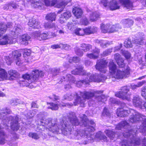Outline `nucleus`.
<instances>
[{"instance_id": "f257e3e1", "label": "nucleus", "mask_w": 146, "mask_h": 146, "mask_svg": "<svg viewBox=\"0 0 146 146\" xmlns=\"http://www.w3.org/2000/svg\"><path fill=\"white\" fill-rule=\"evenodd\" d=\"M47 115V113L45 112H40L38 115V117L40 119V127L47 126L46 128L49 131L57 134L59 133L60 129L62 134L70 138H76L79 139L83 137H85L87 140H85V142H83V144H86L93 141L92 132L95 130L96 124L93 121H89L84 114L80 116L81 122H79L75 113L70 112L68 114V117L71 125H68V122L65 120V118L63 117L60 121V127L57 123L56 119H45L44 118Z\"/></svg>"}, {"instance_id": "f03ea898", "label": "nucleus", "mask_w": 146, "mask_h": 146, "mask_svg": "<svg viewBox=\"0 0 146 146\" xmlns=\"http://www.w3.org/2000/svg\"><path fill=\"white\" fill-rule=\"evenodd\" d=\"M126 104L122 103L121 106L123 108H119L117 109L116 114L118 117H124L130 114H132L128 119L129 121L131 123H135L140 121H142V126L133 129H127L129 127V124L126 121H122L117 125L115 129L120 130L122 128L126 129L124 131L123 133L124 137V139L121 143V146H135L141 145V146H146V139L144 137L142 139H139L136 136V133L138 131L143 133L144 135H146V117L136 111L125 107Z\"/></svg>"}, {"instance_id": "7ed1b4c3", "label": "nucleus", "mask_w": 146, "mask_h": 146, "mask_svg": "<svg viewBox=\"0 0 146 146\" xmlns=\"http://www.w3.org/2000/svg\"><path fill=\"white\" fill-rule=\"evenodd\" d=\"M103 92L102 90L92 91L90 92H80V96L82 98L80 97L78 94L76 93L71 94H66L64 96V98L65 99H67L68 100H71L74 98H76L74 102V104L76 106L80 104L81 106L84 107L85 105V102L86 99H89L91 97L94 96L95 97V101L96 102L102 101L104 102L106 100V96L102 95L100 96Z\"/></svg>"}, {"instance_id": "20e7f679", "label": "nucleus", "mask_w": 146, "mask_h": 146, "mask_svg": "<svg viewBox=\"0 0 146 146\" xmlns=\"http://www.w3.org/2000/svg\"><path fill=\"white\" fill-rule=\"evenodd\" d=\"M72 73L74 75H85L87 76L86 79L84 80L79 81L77 82L75 81V83L78 87H80L82 85L84 84H88L89 83L91 82H99L102 81L103 79L101 76L98 74L95 75L91 74L89 73L86 74V72L83 69V67L82 66H80L77 68L75 70L72 71Z\"/></svg>"}, {"instance_id": "39448f33", "label": "nucleus", "mask_w": 146, "mask_h": 146, "mask_svg": "<svg viewBox=\"0 0 146 146\" xmlns=\"http://www.w3.org/2000/svg\"><path fill=\"white\" fill-rule=\"evenodd\" d=\"M31 74L30 75L27 73L23 75L22 78L23 80L20 81V84L23 86H29L31 83L37 81L39 76H44L43 72L38 70L33 71Z\"/></svg>"}, {"instance_id": "423d86ee", "label": "nucleus", "mask_w": 146, "mask_h": 146, "mask_svg": "<svg viewBox=\"0 0 146 146\" xmlns=\"http://www.w3.org/2000/svg\"><path fill=\"white\" fill-rule=\"evenodd\" d=\"M109 67L110 72L113 77L118 79H122L126 77L129 74L130 68L127 67L124 71L117 70L116 65L114 64L113 60H111L109 64Z\"/></svg>"}, {"instance_id": "0eeeda50", "label": "nucleus", "mask_w": 146, "mask_h": 146, "mask_svg": "<svg viewBox=\"0 0 146 146\" xmlns=\"http://www.w3.org/2000/svg\"><path fill=\"white\" fill-rule=\"evenodd\" d=\"M12 25L11 23H8L7 25L4 24H0V45H4L13 43V38L10 35L3 36V34L6 31L7 28H10Z\"/></svg>"}, {"instance_id": "6e6552de", "label": "nucleus", "mask_w": 146, "mask_h": 146, "mask_svg": "<svg viewBox=\"0 0 146 146\" xmlns=\"http://www.w3.org/2000/svg\"><path fill=\"white\" fill-rule=\"evenodd\" d=\"M117 1H118L124 7L127 9L131 8L133 6V2L137 0H112L110 1L109 7L111 10H114L119 9L120 5Z\"/></svg>"}, {"instance_id": "1a4fd4ad", "label": "nucleus", "mask_w": 146, "mask_h": 146, "mask_svg": "<svg viewBox=\"0 0 146 146\" xmlns=\"http://www.w3.org/2000/svg\"><path fill=\"white\" fill-rule=\"evenodd\" d=\"M21 56V54L18 51H13L9 56L5 57V60L8 65H10L12 62L15 61L17 65L19 66L22 63L20 59Z\"/></svg>"}, {"instance_id": "9d476101", "label": "nucleus", "mask_w": 146, "mask_h": 146, "mask_svg": "<svg viewBox=\"0 0 146 146\" xmlns=\"http://www.w3.org/2000/svg\"><path fill=\"white\" fill-rule=\"evenodd\" d=\"M19 75V73L16 71L10 70L8 72V75L7 76L5 71L0 67V80H2L4 79L14 80Z\"/></svg>"}, {"instance_id": "9b49d317", "label": "nucleus", "mask_w": 146, "mask_h": 146, "mask_svg": "<svg viewBox=\"0 0 146 146\" xmlns=\"http://www.w3.org/2000/svg\"><path fill=\"white\" fill-rule=\"evenodd\" d=\"M121 91L115 93V96L123 100L131 101V94L128 92L129 91V88L127 86H124L121 88Z\"/></svg>"}, {"instance_id": "f8f14e48", "label": "nucleus", "mask_w": 146, "mask_h": 146, "mask_svg": "<svg viewBox=\"0 0 146 146\" xmlns=\"http://www.w3.org/2000/svg\"><path fill=\"white\" fill-rule=\"evenodd\" d=\"M71 1L70 0L69 1H67L66 0H62L58 2L57 0H52L51 1L50 0H44V2L46 6H53L56 5L57 7L61 8L58 12V13H60L64 9L65 6Z\"/></svg>"}, {"instance_id": "ddd939ff", "label": "nucleus", "mask_w": 146, "mask_h": 146, "mask_svg": "<svg viewBox=\"0 0 146 146\" xmlns=\"http://www.w3.org/2000/svg\"><path fill=\"white\" fill-rule=\"evenodd\" d=\"M74 78L73 77L71 74H68L67 75L65 78L63 76L61 78L60 83L63 82V81L65 82L66 81L67 83L64 85V88L66 90H68L71 88V85L72 83H75V81L74 80Z\"/></svg>"}, {"instance_id": "4468645a", "label": "nucleus", "mask_w": 146, "mask_h": 146, "mask_svg": "<svg viewBox=\"0 0 146 146\" xmlns=\"http://www.w3.org/2000/svg\"><path fill=\"white\" fill-rule=\"evenodd\" d=\"M108 62L105 60L102 59L98 60L96 65V69L102 72L105 73L107 71Z\"/></svg>"}, {"instance_id": "2eb2a0df", "label": "nucleus", "mask_w": 146, "mask_h": 146, "mask_svg": "<svg viewBox=\"0 0 146 146\" xmlns=\"http://www.w3.org/2000/svg\"><path fill=\"white\" fill-rule=\"evenodd\" d=\"M7 120L8 121L11 120V129L13 131H17L19 129V125L18 123L19 121V117L17 115L14 117L12 116H10L7 117Z\"/></svg>"}, {"instance_id": "dca6fc26", "label": "nucleus", "mask_w": 146, "mask_h": 146, "mask_svg": "<svg viewBox=\"0 0 146 146\" xmlns=\"http://www.w3.org/2000/svg\"><path fill=\"white\" fill-rule=\"evenodd\" d=\"M33 35L35 38L39 40L51 38V36L49 35V32L41 34L39 32H36L34 33Z\"/></svg>"}, {"instance_id": "f3484780", "label": "nucleus", "mask_w": 146, "mask_h": 146, "mask_svg": "<svg viewBox=\"0 0 146 146\" xmlns=\"http://www.w3.org/2000/svg\"><path fill=\"white\" fill-rule=\"evenodd\" d=\"M50 104V106L48 107V109H50L52 110H57L58 108V106H67L70 108L73 105V104L72 103H66L61 104L59 102L57 104H54L53 103H47V104Z\"/></svg>"}, {"instance_id": "a211bd4d", "label": "nucleus", "mask_w": 146, "mask_h": 146, "mask_svg": "<svg viewBox=\"0 0 146 146\" xmlns=\"http://www.w3.org/2000/svg\"><path fill=\"white\" fill-rule=\"evenodd\" d=\"M133 105L135 107L139 108L140 109H143L142 100L138 96H134L132 99Z\"/></svg>"}, {"instance_id": "6ab92c4d", "label": "nucleus", "mask_w": 146, "mask_h": 146, "mask_svg": "<svg viewBox=\"0 0 146 146\" xmlns=\"http://www.w3.org/2000/svg\"><path fill=\"white\" fill-rule=\"evenodd\" d=\"M114 59L116 60L117 64L120 68H123L125 65L123 58L121 57L119 54L116 53L114 56Z\"/></svg>"}, {"instance_id": "aec40b11", "label": "nucleus", "mask_w": 146, "mask_h": 146, "mask_svg": "<svg viewBox=\"0 0 146 146\" xmlns=\"http://www.w3.org/2000/svg\"><path fill=\"white\" fill-rule=\"evenodd\" d=\"M28 25L29 27L34 29H38L40 27V23L33 18L29 19Z\"/></svg>"}, {"instance_id": "412c9836", "label": "nucleus", "mask_w": 146, "mask_h": 146, "mask_svg": "<svg viewBox=\"0 0 146 146\" xmlns=\"http://www.w3.org/2000/svg\"><path fill=\"white\" fill-rule=\"evenodd\" d=\"M44 26L46 29H51L54 31H58L59 29L56 23L47 22L44 24Z\"/></svg>"}, {"instance_id": "4be33fe9", "label": "nucleus", "mask_w": 146, "mask_h": 146, "mask_svg": "<svg viewBox=\"0 0 146 146\" xmlns=\"http://www.w3.org/2000/svg\"><path fill=\"white\" fill-rule=\"evenodd\" d=\"M17 6L18 5L15 2L12 1L5 4L3 9L5 10H11L13 9L16 8Z\"/></svg>"}, {"instance_id": "5701e85b", "label": "nucleus", "mask_w": 146, "mask_h": 146, "mask_svg": "<svg viewBox=\"0 0 146 146\" xmlns=\"http://www.w3.org/2000/svg\"><path fill=\"white\" fill-rule=\"evenodd\" d=\"M71 13L68 11H67L61 15L60 17L59 20L61 23H62L67 19L69 18L71 16Z\"/></svg>"}, {"instance_id": "b1692460", "label": "nucleus", "mask_w": 146, "mask_h": 146, "mask_svg": "<svg viewBox=\"0 0 146 146\" xmlns=\"http://www.w3.org/2000/svg\"><path fill=\"white\" fill-rule=\"evenodd\" d=\"M72 11L74 15L77 18H80L83 14L82 11L79 7H74Z\"/></svg>"}, {"instance_id": "393cba45", "label": "nucleus", "mask_w": 146, "mask_h": 146, "mask_svg": "<svg viewBox=\"0 0 146 146\" xmlns=\"http://www.w3.org/2000/svg\"><path fill=\"white\" fill-rule=\"evenodd\" d=\"M100 52V50L98 48H95L93 50V52L91 53L88 54H86V56L91 59H96L98 56Z\"/></svg>"}, {"instance_id": "a878e982", "label": "nucleus", "mask_w": 146, "mask_h": 146, "mask_svg": "<svg viewBox=\"0 0 146 146\" xmlns=\"http://www.w3.org/2000/svg\"><path fill=\"white\" fill-rule=\"evenodd\" d=\"M31 3L32 6L35 8H38L40 9L43 8V3L37 0H32Z\"/></svg>"}, {"instance_id": "bb28decb", "label": "nucleus", "mask_w": 146, "mask_h": 146, "mask_svg": "<svg viewBox=\"0 0 146 146\" xmlns=\"http://www.w3.org/2000/svg\"><path fill=\"white\" fill-rule=\"evenodd\" d=\"M22 30V28L20 25H17L15 26L12 31L11 34L13 35V36H15V35H17L19 34L21 32Z\"/></svg>"}, {"instance_id": "cd10ccee", "label": "nucleus", "mask_w": 146, "mask_h": 146, "mask_svg": "<svg viewBox=\"0 0 146 146\" xmlns=\"http://www.w3.org/2000/svg\"><path fill=\"white\" fill-rule=\"evenodd\" d=\"M95 138L98 141L103 140L106 141L107 140V137L101 131H99L96 133Z\"/></svg>"}, {"instance_id": "c85d7f7f", "label": "nucleus", "mask_w": 146, "mask_h": 146, "mask_svg": "<svg viewBox=\"0 0 146 146\" xmlns=\"http://www.w3.org/2000/svg\"><path fill=\"white\" fill-rule=\"evenodd\" d=\"M96 43H99L101 46L103 48H106L108 46L112 44V42L111 41H105L102 40H100L98 39L96 40Z\"/></svg>"}, {"instance_id": "c756f323", "label": "nucleus", "mask_w": 146, "mask_h": 146, "mask_svg": "<svg viewBox=\"0 0 146 146\" xmlns=\"http://www.w3.org/2000/svg\"><path fill=\"white\" fill-rule=\"evenodd\" d=\"M31 37L27 35H24L21 37L20 41L22 44L27 45L28 44V41L29 40Z\"/></svg>"}, {"instance_id": "7c9ffc66", "label": "nucleus", "mask_w": 146, "mask_h": 146, "mask_svg": "<svg viewBox=\"0 0 146 146\" xmlns=\"http://www.w3.org/2000/svg\"><path fill=\"white\" fill-rule=\"evenodd\" d=\"M139 35L134 40V43L136 44L143 45L144 44V37H143V34L141 33L139 34Z\"/></svg>"}, {"instance_id": "2f4dec72", "label": "nucleus", "mask_w": 146, "mask_h": 146, "mask_svg": "<svg viewBox=\"0 0 146 146\" xmlns=\"http://www.w3.org/2000/svg\"><path fill=\"white\" fill-rule=\"evenodd\" d=\"M98 30L96 27H89L84 29L85 34L86 35H90L96 32Z\"/></svg>"}, {"instance_id": "473e14b6", "label": "nucleus", "mask_w": 146, "mask_h": 146, "mask_svg": "<svg viewBox=\"0 0 146 146\" xmlns=\"http://www.w3.org/2000/svg\"><path fill=\"white\" fill-rule=\"evenodd\" d=\"M56 15L54 13H51L47 14L45 17L46 20L52 22L55 21Z\"/></svg>"}, {"instance_id": "72a5a7b5", "label": "nucleus", "mask_w": 146, "mask_h": 146, "mask_svg": "<svg viewBox=\"0 0 146 146\" xmlns=\"http://www.w3.org/2000/svg\"><path fill=\"white\" fill-rule=\"evenodd\" d=\"M110 26V24H108L105 25L103 24H102L100 26V28L102 32L104 33H109Z\"/></svg>"}, {"instance_id": "f704fd0d", "label": "nucleus", "mask_w": 146, "mask_h": 146, "mask_svg": "<svg viewBox=\"0 0 146 146\" xmlns=\"http://www.w3.org/2000/svg\"><path fill=\"white\" fill-rule=\"evenodd\" d=\"M11 111L10 109L5 108L0 110V119H3L2 116L4 117L7 114L10 113Z\"/></svg>"}, {"instance_id": "c9c22d12", "label": "nucleus", "mask_w": 146, "mask_h": 146, "mask_svg": "<svg viewBox=\"0 0 146 146\" xmlns=\"http://www.w3.org/2000/svg\"><path fill=\"white\" fill-rule=\"evenodd\" d=\"M121 29V27L119 24L113 25L110 29L109 33H112L116 32Z\"/></svg>"}, {"instance_id": "e433bc0d", "label": "nucleus", "mask_w": 146, "mask_h": 146, "mask_svg": "<svg viewBox=\"0 0 146 146\" xmlns=\"http://www.w3.org/2000/svg\"><path fill=\"white\" fill-rule=\"evenodd\" d=\"M99 15L96 12L92 13L90 14V19L91 21L93 22L96 21L99 17Z\"/></svg>"}, {"instance_id": "4c0bfd02", "label": "nucleus", "mask_w": 146, "mask_h": 146, "mask_svg": "<svg viewBox=\"0 0 146 146\" xmlns=\"http://www.w3.org/2000/svg\"><path fill=\"white\" fill-rule=\"evenodd\" d=\"M81 47L82 48V50L84 52L89 51L92 48V46L89 44H81Z\"/></svg>"}, {"instance_id": "58836bf2", "label": "nucleus", "mask_w": 146, "mask_h": 146, "mask_svg": "<svg viewBox=\"0 0 146 146\" xmlns=\"http://www.w3.org/2000/svg\"><path fill=\"white\" fill-rule=\"evenodd\" d=\"M145 82V81L143 80L139 82L136 84H132L131 85V88L133 90L135 89L142 86Z\"/></svg>"}, {"instance_id": "ea45409f", "label": "nucleus", "mask_w": 146, "mask_h": 146, "mask_svg": "<svg viewBox=\"0 0 146 146\" xmlns=\"http://www.w3.org/2000/svg\"><path fill=\"white\" fill-rule=\"evenodd\" d=\"M105 133L106 135L111 139L114 137L115 136V133L112 131L106 130L105 131Z\"/></svg>"}, {"instance_id": "a19ab883", "label": "nucleus", "mask_w": 146, "mask_h": 146, "mask_svg": "<svg viewBox=\"0 0 146 146\" xmlns=\"http://www.w3.org/2000/svg\"><path fill=\"white\" fill-rule=\"evenodd\" d=\"M77 24V22L76 21H73V22L68 23L67 25L68 29L70 30H72Z\"/></svg>"}, {"instance_id": "79ce46f5", "label": "nucleus", "mask_w": 146, "mask_h": 146, "mask_svg": "<svg viewBox=\"0 0 146 146\" xmlns=\"http://www.w3.org/2000/svg\"><path fill=\"white\" fill-rule=\"evenodd\" d=\"M121 53L127 60L129 59L131 57V54L127 51L121 50Z\"/></svg>"}, {"instance_id": "37998d69", "label": "nucleus", "mask_w": 146, "mask_h": 146, "mask_svg": "<svg viewBox=\"0 0 146 146\" xmlns=\"http://www.w3.org/2000/svg\"><path fill=\"white\" fill-rule=\"evenodd\" d=\"M124 46L127 48H130L132 47V45L131 40L129 38L126 39L124 42Z\"/></svg>"}, {"instance_id": "c03bdc74", "label": "nucleus", "mask_w": 146, "mask_h": 146, "mask_svg": "<svg viewBox=\"0 0 146 146\" xmlns=\"http://www.w3.org/2000/svg\"><path fill=\"white\" fill-rule=\"evenodd\" d=\"M29 136L30 137L35 139H38L40 138V135L36 133H29Z\"/></svg>"}, {"instance_id": "a18cd8bd", "label": "nucleus", "mask_w": 146, "mask_h": 146, "mask_svg": "<svg viewBox=\"0 0 146 146\" xmlns=\"http://www.w3.org/2000/svg\"><path fill=\"white\" fill-rule=\"evenodd\" d=\"M112 51V48H110L104 51L101 55L103 56H106L110 54Z\"/></svg>"}, {"instance_id": "49530a36", "label": "nucleus", "mask_w": 146, "mask_h": 146, "mask_svg": "<svg viewBox=\"0 0 146 146\" xmlns=\"http://www.w3.org/2000/svg\"><path fill=\"white\" fill-rule=\"evenodd\" d=\"M123 21L124 24L126 25L127 27H129L133 23V21L130 19H125Z\"/></svg>"}, {"instance_id": "de8ad7c7", "label": "nucleus", "mask_w": 146, "mask_h": 146, "mask_svg": "<svg viewBox=\"0 0 146 146\" xmlns=\"http://www.w3.org/2000/svg\"><path fill=\"white\" fill-rule=\"evenodd\" d=\"M75 52L76 54L80 56H82L83 54V51L78 47H76L75 48Z\"/></svg>"}, {"instance_id": "09e8293b", "label": "nucleus", "mask_w": 146, "mask_h": 146, "mask_svg": "<svg viewBox=\"0 0 146 146\" xmlns=\"http://www.w3.org/2000/svg\"><path fill=\"white\" fill-rule=\"evenodd\" d=\"M36 113V112L35 110H32L31 111L30 113L27 114L25 115L28 118H30L33 117Z\"/></svg>"}, {"instance_id": "8fccbe9b", "label": "nucleus", "mask_w": 146, "mask_h": 146, "mask_svg": "<svg viewBox=\"0 0 146 146\" xmlns=\"http://www.w3.org/2000/svg\"><path fill=\"white\" fill-rule=\"evenodd\" d=\"M102 115L105 117H110V114L108 110L106 108H104L102 113Z\"/></svg>"}, {"instance_id": "3c124183", "label": "nucleus", "mask_w": 146, "mask_h": 146, "mask_svg": "<svg viewBox=\"0 0 146 146\" xmlns=\"http://www.w3.org/2000/svg\"><path fill=\"white\" fill-rule=\"evenodd\" d=\"M10 102L12 105H17L20 104V100L18 99L12 100Z\"/></svg>"}, {"instance_id": "603ef678", "label": "nucleus", "mask_w": 146, "mask_h": 146, "mask_svg": "<svg viewBox=\"0 0 146 146\" xmlns=\"http://www.w3.org/2000/svg\"><path fill=\"white\" fill-rule=\"evenodd\" d=\"M109 3H110V2H109L107 0H102L100 2L101 5L105 7H109Z\"/></svg>"}, {"instance_id": "864d4df0", "label": "nucleus", "mask_w": 146, "mask_h": 146, "mask_svg": "<svg viewBox=\"0 0 146 146\" xmlns=\"http://www.w3.org/2000/svg\"><path fill=\"white\" fill-rule=\"evenodd\" d=\"M80 60V58L77 57H74L72 58V59H70L69 60V62L71 63L72 62H79Z\"/></svg>"}, {"instance_id": "5fc2aeb1", "label": "nucleus", "mask_w": 146, "mask_h": 146, "mask_svg": "<svg viewBox=\"0 0 146 146\" xmlns=\"http://www.w3.org/2000/svg\"><path fill=\"white\" fill-rule=\"evenodd\" d=\"M80 23L81 24L84 25H87L89 23V22L88 21L87 19L85 18L82 19Z\"/></svg>"}, {"instance_id": "6e6d98bb", "label": "nucleus", "mask_w": 146, "mask_h": 146, "mask_svg": "<svg viewBox=\"0 0 146 146\" xmlns=\"http://www.w3.org/2000/svg\"><path fill=\"white\" fill-rule=\"evenodd\" d=\"M62 46V44L60 43L59 44H54L51 46V47L53 49H56L60 48Z\"/></svg>"}, {"instance_id": "4d7b16f0", "label": "nucleus", "mask_w": 146, "mask_h": 146, "mask_svg": "<svg viewBox=\"0 0 146 146\" xmlns=\"http://www.w3.org/2000/svg\"><path fill=\"white\" fill-rule=\"evenodd\" d=\"M61 48H63L66 50H68L70 49L71 47L70 46L67 44H62V46Z\"/></svg>"}, {"instance_id": "13d9d810", "label": "nucleus", "mask_w": 146, "mask_h": 146, "mask_svg": "<svg viewBox=\"0 0 146 146\" xmlns=\"http://www.w3.org/2000/svg\"><path fill=\"white\" fill-rule=\"evenodd\" d=\"M141 95L145 97V98L146 100V86L142 88Z\"/></svg>"}, {"instance_id": "bf43d9fd", "label": "nucleus", "mask_w": 146, "mask_h": 146, "mask_svg": "<svg viewBox=\"0 0 146 146\" xmlns=\"http://www.w3.org/2000/svg\"><path fill=\"white\" fill-rule=\"evenodd\" d=\"M31 54V51L29 49H26L25 50L24 53L23 54L24 56H29Z\"/></svg>"}, {"instance_id": "052dcab7", "label": "nucleus", "mask_w": 146, "mask_h": 146, "mask_svg": "<svg viewBox=\"0 0 146 146\" xmlns=\"http://www.w3.org/2000/svg\"><path fill=\"white\" fill-rule=\"evenodd\" d=\"M110 102L112 104H119V102L117 101L116 100L113 98H111L110 99Z\"/></svg>"}, {"instance_id": "680f3d73", "label": "nucleus", "mask_w": 146, "mask_h": 146, "mask_svg": "<svg viewBox=\"0 0 146 146\" xmlns=\"http://www.w3.org/2000/svg\"><path fill=\"white\" fill-rule=\"evenodd\" d=\"M49 98L50 99H52L53 101H55L59 99V97L56 96L54 95H53L52 96H50Z\"/></svg>"}, {"instance_id": "e2e57ef3", "label": "nucleus", "mask_w": 146, "mask_h": 146, "mask_svg": "<svg viewBox=\"0 0 146 146\" xmlns=\"http://www.w3.org/2000/svg\"><path fill=\"white\" fill-rule=\"evenodd\" d=\"M85 34L84 29L79 28V36H82Z\"/></svg>"}, {"instance_id": "0e129e2a", "label": "nucleus", "mask_w": 146, "mask_h": 146, "mask_svg": "<svg viewBox=\"0 0 146 146\" xmlns=\"http://www.w3.org/2000/svg\"><path fill=\"white\" fill-rule=\"evenodd\" d=\"M122 44H120L119 46H116L115 47L114 50V51L115 52L119 50L122 47Z\"/></svg>"}, {"instance_id": "69168bd1", "label": "nucleus", "mask_w": 146, "mask_h": 146, "mask_svg": "<svg viewBox=\"0 0 146 146\" xmlns=\"http://www.w3.org/2000/svg\"><path fill=\"white\" fill-rule=\"evenodd\" d=\"M60 71V69L59 68H54L53 69L52 71L54 74H56Z\"/></svg>"}, {"instance_id": "338daca9", "label": "nucleus", "mask_w": 146, "mask_h": 146, "mask_svg": "<svg viewBox=\"0 0 146 146\" xmlns=\"http://www.w3.org/2000/svg\"><path fill=\"white\" fill-rule=\"evenodd\" d=\"M85 64L86 66H89L92 65V63L89 60H86L85 62Z\"/></svg>"}, {"instance_id": "774afa93", "label": "nucleus", "mask_w": 146, "mask_h": 146, "mask_svg": "<svg viewBox=\"0 0 146 146\" xmlns=\"http://www.w3.org/2000/svg\"><path fill=\"white\" fill-rule=\"evenodd\" d=\"M79 28H78L75 29L74 31V33L77 35H79Z\"/></svg>"}]
</instances>
